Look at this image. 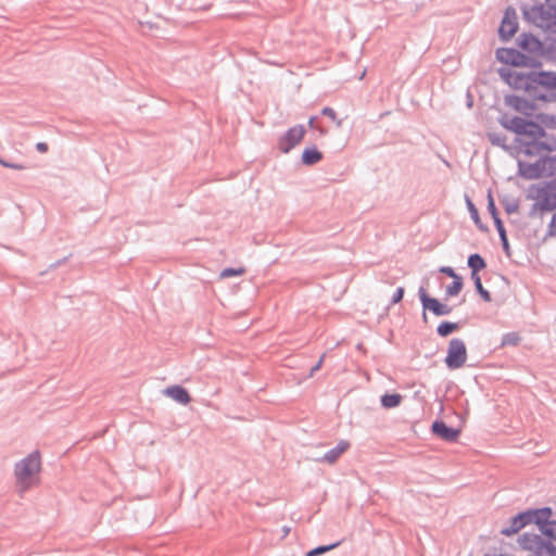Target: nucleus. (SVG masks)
Instances as JSON below:
<instances>
[{
  "mask_svg": "<svg viewBox=\"0 0 556 556\" xmlns=\"http://www.w3.org/2000/svg\"><path fill=\"white\" fill-rule=\"evenodd\" d=\"M497 73L509 87L523 93L556 89V72L531 71L526 73L508 67H500Z\"/></svg>",
  "mask_w": 556,
  "mask_h": 556,
  "instance_id": "obj_1",
  "label": "nucleus"
},
{
  "mask_svg": "<svg viewBox=\"0 0 556 556\" xmlns=\"http://www.w3.org/2000/svg\"><path fill=\"white\" fill-rule=\"evenodd\" d=\"M552 515L551 507L530 508L520 511L510 518L509 526L503 528L500 533L504 536H511L528 525L534 523L542 535L556 541V519L551 520Z\"/></svg>",
  "mask_w": 556,
  "mask_h": 556,
  "instance_id": "obj_2",
  "label": "nucleus"
},
{
  "mask_svg": "<svg viewBox=\"0 0 556 556\" xmlns=\"http://www.w3.org/2000/svg\"><path fill=\"white\" fill-rule=\"evenodd\" d=\"M517 43L523 53L535 58L542 64H556V37L547 36L540 40L531 33H522L517 38Z\"/></svg>",
  "mask_w": 556,
  "mask_h": 556,
  "instance_id": "obj_3",
  "label": "nucleus"
},
{
  "mask_svg": "<svg viewBox=\"0 0 556 556\" xmlns=\"http://www.w3.org/2000/svg\"><path fill=\"white\" fill-rule=\"evenodd\" d=\"M41 471V455L38 450L14 465V478L20 494L27 492L39 482Z\"/></svg>",
  "mask_w": 556,
  "mask_h": 556,
  "instance_id": "obj_4",
  "label": "nucleus"
},
{
  "mask_svg": "<svg viewBox=\"0 0 556 556\" xmlns=\"http://www.w3.org/2000/svg\"><path fill=\"white\" fill-rule=\"evenodd\" d=\"M528 198L535 201L528 213L530 218L556 210V178L542 185L532 186Z\"/></svg>",
  "mask_w": 556,
  "mask_h": 556,
  "instance_id": "obj_5",
  "label": "nucleus"
},
{
  "mask_svg": "<svg viewBox=\"0 0 556 556\" xmlns=\"http://www.w3.org/2000/svg\"><path fill=\"white\" fill-rule=\"evenodd\" d=\"M525 18L548 34H556V8L538 3L530 8L522 7Z\"/></svg>",
  "mask_w": 556,
  "mask_h": 556,
  "instance_id": "obj_6",
  "label": "nucleus"
},
{
  "mask_svg": "<svg viewBox=\"0 0 556 556\" xmlns=\"http://www.w3.org/2000/svg\"><path fill=\"white\" fill-rule=\"evenodd\" d=\"M498 123L505 129L515 132L518 136L517 138L523 136H545V129L532 119L510 116L505 113L498 118Z\"/></svg>",
  "mask_w": 556,
  "mask_h": 556,
  "instance_id": "obj_7",
  "label": "nucleus"
},
{
  "mask_svg": "<svg viewBox=\"0 0 556 556\" xmlns=\"http://www.w3.org/2000/svg\"><path fill=\"white\" fill-rule=\"evenodd\" d=\"M497 61L503 64L511 65L515 67H532L541 68L542 62H539L533 56H528L521 50L515 48H498L495 52Z\"/></svg>",
  "mask_w": 556,
  "mask_h": 556,
  "instance_id": "obj_8",
  "label": "nucleus"
},
{
  "mask_svg": "<svg viewBox=\"0 0 556 556\" xmlns=\"http://www.w3.org/2000/svg\"><path fill=\"white\" fill-rule=\"evenodd\" d=\"M467 361V348L460 338L450 340L444 363L451 370L462 368Z\"/></svg>",
  "mask_w": 556,
  "mask_h": 556,
  "instance_id": "obj_9",
  "label": "nucleus"
},
{
  "mask_svg": "<svg viewBox=\"0 0 556 556\" xmlns=\"http://www.w3.org/2000/svg\"><path fill=\"white\" fill-rule=\"evenodd\" d=\"M419 300L421 302L424 312L422 319L427 321L426 311H430L435 316H445L452 313L453 308L446 304L441 303L438 299L430 296L424 287L418 290Z\"/></svg>",
  "mask_w": 556,
  "mask_h": 556,
  "instance_id": "obj_10",
  "label": "nucleus"
},
{
  "mask_svg": "<svg viewBox=\"0 0 556 556\" xmlns=\"http://www.w3.org/2000/svg\"><path fill=\"white\" fill-rule=\"evenodd\" d=\"M306 129L303 125L290 127L282 136L279 137L277 147L280 152L287 154L295 148L304 138Z\"/></svg>",
  "mask_w": 556,
  "mask_h": 556,
  "instance_id": "obj_11",
  "label": "nucleus"
},
{
  "mask_svg": "<svg viewBox=\"0 0 556 556\" xmlns=\"http://www.w3.org/2000/svg\"><path fill=\"white\" fill-rule=\"evenodd\" d=\"M535 101L536 100H531L526 93L525 97L517 94H506L504 97V103L507 106L513 108L527 117L533 116L534 111L538 109Z\"/></svg>",
  "mask_w": 556,
  "mask_h": 556,
  "instance_id": "obj_12",
  "label": "nucleus"
},
{
  "mask_svg": "<svg viewBox=\"0 0 556 556\" xmlns=\"http://www.w3.org/2000/svg\"><path fill=\"white\" fill-rule=\"evenodd\" d=\"M543 136H523L521 138H516V146L520 149V151L527 156H534L541 154L544 151V148H551L546 143H542L540 139Z\"/></svg>",
  "mask_w": 556,
  "mask_h": 556,
  "instance_id": "obj_13",
  "label": "nucleus"
},
{
  "mask_svg": "<svg viewBox=\"0 0 556 556\" xmlns=\"http://www.w3.org/2000/svg\"><path fill=\"white\" fill-rule=\"evenodd\" d=\"M518 30L517 14L514 8L508 7L505 10L503 20L498 27V36L502 40L508 41Z\"/></svg>",
  "mask_w": 556,
  "mask_h": 556,
  "instance_id": "obj_14",
  "label": "nucleus"
},
{
  "mask_svg": "<svg viewBox=\"0 0 556 556\" xmlns=\"http://www.w3.org/2000/svg\"><path fill=\"white\" fill-rule=\"evenodd\" d=\"M432 433L439 439L454 443L460 435V429L450 427L442 419H435L431 425Z\"/></svg>",
  "mask_w": 556,
  "mask_h": 556,
  "instance_id": "obj_15",
  "label": "nucleus"
},
{
  "mask_svg": "<svg viewBox=\"0 0 556 556\" xmlns=\"http://www.w3.org/2000/svg\"><path fill=\"white\" fill-rule=\"evenodd\" d=\"M518 175L527 180L545 177V169L541 163V157L534 163L518 161Z\"/></svg>",
  "mask_w": 556,
  "mask_h": 556,
  "instance_id": "obj_16",
  "label": "nucleus"
},
{
  "mask_svg": "<svg viewBox=\"0 0 556 556\" xmlns=\"http://www.w3.org/2000/svg\"><path fill=\"white\" fill-rule=\"evenodd\" d=\"M518 542L523 549L533 552V556H539L544 539L540 534L526 532L519 536Z\"/></svg>",
  "mask_w": 556,
  "mask_h": 556,
  "instance_id": "obj_17",
  "label": "nucleus"
},
{
  "mask_svg": "<svg viewBox=\"0 0 556 556\" xmlns=\"http://www.w3.org/2000/svg\"><path fill=\"white\" fill-rule=\"evenodd\" d=\"M164 393L182 405H187L191 402V396L187 389L178 384L166 388Z\"/></svg>",
  "mask_w": 556,
  "mask_h": 556,
  "instance_id": "obj_18",
  "label": "nucleus"
},
{
  "mask_svg": "<svg viewBox=\"0 0 556 556\" xmlns=\"http://www.w3.org/2000/svg\"><path fill=\"white\" fill-rule=\"evenodd\" d=\"M350 446L351 444L349 441L341 440L334 447L326 452L320 460L328 464H334L340 456L350 448Z\"/></svg>",
  "mask_w": 556,
  "mask_h": 556,
  "instance_id": "obj_19",
  "label": "nucleus"
},
{
  "mask_svg": "<svg viewBox=\"0 0 556 556\" xmlns=\"http://www.w3.org/2000/svg\"><path fill=\"white\" fill-rule=\"evenodd\" d=\"M323 157V153L315 146H313L303 150L301 161L302 164L312 166L320 162Z\"/></svg>",
  "mask_w": 556,
  "mask_h": 556,
  "instance_id": "obj_20",
  "label": "nucleus"
},
{
  "mask_svg": "<svg viewBox=\"0 0 556 556\" xmlns=\"http://www.w3.org/2000/svg\"><path fill=\"white\" fill-rule=\"evenodd\" d=\"M467 264L471 269V279H476V276L479 275V271L486 267L485 260L478 253L469 255Z\"/></svg>",
  "mask_w": 556,
  "mask_h": 556,
  "instance_id": "obj_21",
  "label": "nucleus"
},
{
  "mask_svg": "<svg viewBox=\"0 0 556 556\" xmlns=\"http://www.w3.org/2000/svg\"><path fill=\"white\" fill-rule=\"evenodd\" d=\"M466 203H467V208L470 214V217L473 220L477 228L482 232H488L489 227L481 220L479 211L476 207V205L473 204V202L469 198H466Z\"/></svg>",
  "mask_w": 556,
  "mask_h": 556,
  "instance_id": "obj_22",
  "label": "nucleus"
},
{
  "mask_svg": "<svg viewBox=\"0 0 556 556\" xmlns=\"http://www.w3.org/2000/svg\"><path fill=\"white\" fill-rule=\"evenodd\" d=\"M531 100L546 103H556V89H547L540 92L526 93Z\"/></svg>",
  "mask_w": 556,
  "mask_h": 556,
  "instance_id": "obj_23",
  "label": "nucleus"
},
{
  "mask_svg": "<svg viewBox=\"0 0 556 556\" xmlns=\"http://www.w3.org/2000/svg\"><path fill=\"white\" fill-rule=\"evenodd\" d=\"M494 225H495V228H496V230L498 232L503 251H504V253H505V255L507 257H510L511 256V250H510V245H509V242H508V238H507V233H506V229L504 227L503 220H498Z\"/></svg>",
  "mask_w": 556,
  "mask_h": 556,
  "instance_id": "obj_24",
  "label": "nucleus"
},
{
  "mask_svg": "<svg viewBox=\"0 0 556 556\" xmlns=\"http://www.w3.org/2000/svg\"><path fill=\"white\" fill-rule=\"evenodd\" d=\"M460 327H462L460 323H453V321H448V320H443L438 326L437 333L440 337L445 338V337L450 336L451 333L459 330Z\"/></svg>",
  "mask_w": 556,
  "mask_h": 556,
  "instance_id": "obj_25",
  "label": "nucleus"
},
{
  "mask_svg": "<svg viewBox=\"0 0 556 556\" xmlns=\"http://www.w3.org/2000/svg\"><path fill=\"white\" fill-rule=\"evenodd\" d=\"M535 123L542 126V128L556 129V115L538 113L534 115Z\"/></svg>",
  "mask_w": 556,
  "mask_h": 556,
  "instance_id": "obj_26",
  "label": "nucleus"
},
{
  "mask_svg": "<svg viewBox=\"0 0 556 556\" xmlns=\"http://www.w3.org/2000/svg\"><path fill=\"white\" fill-rule=\"evenodd\" d=\"M541 163L545 169V177L556 175V155H542Z\"/></svg>",
  "mask_w": 556,
  "mask_h": 556,
  "instance_id": "obj_27",
  "label": "nucleus"
},
{
  "mask_svg": "<svg viewBox=\"0 0 556 556\" xmlns=\"http://www.w3.org/2000/svg\"><path fill=\"white\" fill-rule=\"evenodd\" d=\"M381 405L384 408H394L397 407L402 402V395L399 393H386L381 396Z\"/></svg>",
  "mask_w": 556,
  "mask_h": 556,
  "instance_id": "obj_28",
  "label": "nucleus"
},
{
  "mask_svg": "<svg viewBox=\"0 0 556 556\" xmlns=\"http://www.w3.org/2000/svg\"><path fill=\"white\" fill-rule=\"evenodd\" d=\"M521 342V337L518 332H507L502 337L501 346H517Z\"/></svg>",
  "mask_w": 556,
  "mask_h": 556,
  "instance_id": "obj_29",
  "label": "nucleus"
},
{
  "mask_svg": "<svg viewBox=\"0 0 556 556\" xmlns=\"http://www.w3.org/2000/svg\"><path fill=\"white\" fill-rule=\"evenodd\" d=\"M488 139L492 146L501 147L504 150H508L509 147L506 144V136L500 132H489Z\"/></svg>",
  "mask_w": 556,
  "mask_h": 556,
  "instance_id": "obj_30",
  "label": "nucleus"
},
{
  "mask_svg": "<svg viewBox=\"0 0 556 556\" xmlns=\"http://www.w3.org/2000/svg\"><path fill=\"white\" fill-rule=\"evenodd\" d=\"M539 556H556V541L553 539L544 540Z\"/></svg>",
  "mask_w": 556,
  "mask_h": 556,
  "instance_id": "obj_31",
  "label": "nucleus"
},
{
  "mask_svg": "<svg viewBox=\"0 0 556 556\" xmlns=\"http://www.w3.org/2000/svg\"><path fill=\"white\" fill-rule=\"evenodd\" d=\"M472 281H473L477 292L483 299V301L491 302L492 301L491 293L486 289H484V287L481 282L480 275H477L476 279H472Z\"/></svg>",
  "mask_w": 556,
  "mask_h": 556,
  "instance_id": "obj_32",
  "label": "nucleus"
},
{
  "mask_svg": "<svg viewBox=\"0 0 556 556\" xmlns=\"http://www.w3.org/2000/svg\"><path fill=\"white\" fill-rule=\"evenodd\" d=\"M462 288H463L462 277H455V279H453L452 283L447 286L445 293L447 296H455L460 292Z\"/></svg>",
  "mask_w": 556,
  "mask_h": 556,
  "instance_id": "obj_33",
  "label": "nucleus"
},
{
  "mask_svg": "<svg viewBox=\"0 0 556 556\" xmlns=\"http://www.w3.org/2000/svg\"><path fill=\"white\" fill-rule=\"evenodd\" d=\"M486 207H488V212L491 215L494 224H496V222H498V220H502L498 215V211L496 208V205H495V202H494L491 191L488 192V206Z\"/></svg>",
  "mask_w": 556,
  "mask_h": 556,
  "instance_id": "obj_34",
  "label": "nucleus"
},
{
  "mask_svg": "<svg viewBox=\"0 0 556 556\" xmlns=\"http://www.w3.org/2000/svg\"><path fill=\"white\" fill-rule=\"evenodd\" d=\"M340 543L341 542L339 541V542H336V543H332V544H329V545H319V546L308 551L306 553V556H319V555H321V554H324L326 552H329V551L336 548L337 546L340 545Z\"/></svg>",
  "mask_w": 556,
  "mask_h": 556,
  "instance_id": "obj_35",
  "label": "nucleus"
},
{
  "mask_svg": "<svg viewBox=\"0 0 556 556\" xmlns=\"http://www.w3.org/2000/svg\"><path fill=\"white\" fill-rule=\"evenodd\" d=\"M540 141L542 143H546L547 146L551 147V148H544V151H546V152H554V151H556V136L547 135L545 132V137H542V139H540Z\"/></svg>",
  "mask_w": 556,
  "mask_h": 556,
  "instance_id": "obj_36",
  "label": "nucleus"
},
{
  "mask_svg": "<svg viewBox=\"0 0 556 556\" xmlns=\"http://www.w3.org/2000/svg\"><path fill=\"white\" fill-rule=\"evenodd\" d=\"M502 204L507 214H513V213L518 212L519 203L517 200L505 199L502 201Z\"/></svg>",
  "mask_w": 556,
  "mask_h": 556,
  "instance_id": "obj_37",
  "label": "nucleus"
},
{
  "mask_svg": "<svg viewBox=\"0 0 556 556\" xmlns=\"http://www.w3.org/2000/svg\"><path fill=\"white\" fill-rule=\"evenodd\" d=\"M244 273H245V269L242 267H239V268L228 267V268H225L222 270L220 277L228 278V277L241 276Z\"/></svg>",
  "mask_w": 556,
  "mask_h": 556,
  "instance_id": "obj_38",
  "label": "nucleus"
},
{
  "mask_svg": "<svg viewBox=\"0 0 556 556\" xmlns=\"http://www.w3.org/2000/svg\"><path fill=\"white\" fill-rule=\"evenodd\" d=\"M321 114L327 116V117H329V118H331L333 122H336L338 127L341 126L342 121L341 119H337V113H336V111L332 108L325 106L321 110Z\"/></svg>",
  "mask_w": 556,
  "mask_h": 556,
  "instance_id": "obj_39",
  "label": "nucleus"
},
{
  "mask_svg": "<svg viewBox=\"0 0 556 556\" xmlns=\"http://www.w3.org/2000/svg\"><path fill=\"white\" fill-rule=\"evenodd\" d=\"M0 164L4 167H8V168H12V169H17V170H22V169H25L27 168L25 165L23 164H20V163H13V162H9L4 159H2L0 156Z\"/></svg>",
  "mask_w": 556,
  "mask_h": 556,
  "instance_id": "obj_40",
  "label": "nucleus"
},
{
  "mask_svg": "<svg viewBox=\"0 0 556 556\" xmlns=\"http://www.w3.org/2000/svg\"><path fill=\"white\" fill-rule=\"evenodd\" d=\"M404 292H405L404 288L399 287L392 295L391 304L394 305V304L400 303L403 300Z\"/></svg>",
  "mask_w": 556,
  "mask_h": 556,
  "instance_id": "obj_41",
  "label": "nucleus"
},
{
  "mask_svg": "<svg viewBox=\"0 0 556 556\" xmlns=\"http://www.w3.org/2000/svg\"><path fill=\"white\" fill-rule=\"evenodd\" d=\"M546 237H556V212L554 213L548 225Z\"/></svg>",
  "mask_w": 556,
  "mask_h": 556,
  "instance_id": "obj_42",
  "label": "nucleus"
},
{
  "mask_svg": "<svg viewBox=\"0 0 556 556\" xmlns=\"http://www.w3.org/2000/svg\"><path fill=\"white\" fill-rule=\"evenodd\" d=\"M324 358H325V354L321 355V357L319 358V361L316 363V365H314L312 368H311V371H309V377H313L314 374L319 370V368L321 367L323 365V362H324Z\"/></svg>",
  "mask_w": 556,
  "mask_h": 556,
  "instance_id": "obj_43",
  "label": "nucleus"
},
{
  "mask_svg": "<svg viewBox=\"0 0 556 556\" xmlns=\"http://www.w3.org/2000/svg\"><path fill=\"white\" fill-rule=\"evenodd\" d=\"M440 271L444 273L445 275L453 279H455V277H459L452 267H442Z\"/></svg>",
  "mask_w": 556,
  "mask_h": 556,
  "instance_id": "obj_44",
  "label": "nucleus"
},
{
  "mask_svg": "<svg viewBox=\"0 0 556 556\" xmlns=\"http://www.w3.org/2000/svg\"><path fill=\"white\" fill-rule=\"evenodd\" d=\"M36 150L40 153H46L49 150V147L46 142H38L36 144Z\"/></svg>",
  "mask_w": 556,
  "mask_h": 556,
  "instance_id": "obj_45",
  "label": "nucleus"
},
{
  "mask_svg": "<svg viewBox=\"0 0 556 556\" xmlns=\"http://www.w3.org/2000/svg\"><path fill=\"white\" fill-rule=\"evenodd\" d=\"M66 260H67V257H64V258H62V260H60V261H58V262H55V263L51 264V265H50V268H56V267H59V266H60V265H62Z\"/></svg>",
  "mask_w": 556,
  "mask_h": 556,
  "instance_id": "obj_46",
  "label": "nucleus"
},
{
  "mask_svg": "<svg viewBox=\"0 0 556 556\" xmlns=\"http://www.w3.org/2000/svg\"><path fill=\"white\" fill-rule=\"evenodd\" d=\"M315 122H316V117H315V116H312V117L308 119V126H309V128H313V129H315V128H316Z\"/></svg>",
  "mask_w": 556,
  "mask_h": 556,
  "instance_id": "obj_47",
  "label": "nucleus"
},
{
  "mask_svg": "<svg viewBox=\"0 0 556 556\" xmlns=\"http://www.w3.org/2000/svg\"><path fill=\"white\" fill-rule=\"evenodd\" d=\"M542 4L551 5L556 8V0H544Z\"/></svg>",
  "mask_w": 556,
  "mask_h": 556,
  "instance_id": "obj_48",
  "label": "nucleus"
},
{
  "mask_svg": "<svg viewBox=\"0 0 556 556\" xmlns=\"http://www.w3.org/2000/svg\"><path fill=\"white\" fill-rule=\"evenodd\" d=\"M315 129H317L320 132V135H326L327 134V129L324 128V127L316 126Z\"/></svg>",
  "mask_w": 556,
  "mask_h": 556,
  "instance_id": "obj_49",
  "label": "nucleus"
},
{
  "mask_svg": "<svg viewBox=\"0 0 556 556\" xmlns=\"http://www.w3.org/2000/svg\"><path fill=\"white\" fill-rule=\"evenodd\" d=\"M484 556H506V555H504V554H494V555H489V554H486V555H484Z\"/></svg>",
  "mask_w": 556,
  "mask_h": 556,
  "instance_id": "obj_50",
  "label": "nucleus"
},
{
  "mask_svg": "<svg viewBox=\"0 0 556 556\" xmlns=\"http://www.w3.org/2000/svg\"><path fill=\"white\" fill-rule=\"evenodd\" d=\"M283 532L287 534L289 532V528L285 527Z\"/></svg>",
  "mask_w": 556,
  "mask_h": 556,
  "instance_id": "obj_51",
  "label": "nucleus"
}]
</instances>
